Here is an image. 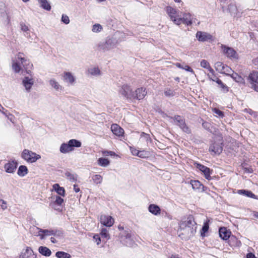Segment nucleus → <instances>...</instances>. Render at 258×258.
Wrapping results in <instances>:
<instances>
[{
  "mask_svg": "<svg viewBox=\"0 0 258 258\" xmlns=\"http://www.w3.org/2000/svg\"><path fill=\"white\" fill-rule=\"evenodd\" d=\"M196 228L195 222L189 219L180 222L177 233L181 239L187 240L194 235Z\"/></svg>",
  "mask_w": 258,
  "mask_h": 258,
  "instance_id": "f257e3e1",
  "label": "nucleus"
},
{
  "mask_svg": "<svg viewBox=\"0 0 258 258\" xmlns=\"http://www.w3.org/2000/svg\"><path fill=\"white\" fill-rule=\"evenodd\" d=\"M27 61V60L24 57V54L23 53H18L15 59L13 60L12 67L13 71L16 73H19L22 70V67L20 65V64H22L26 72L28 74H30L31 70L30 69L32 68L33 64L30 63L29 61L28 63L26 64Z\"/></svg>",
  "mask_w": 258,
  "mask_h": 258,
  "instance_id": "f03ea898",
  "label": "nucleus"
},
{
  "mask_svg": "<svg viewBox=\"0 0 258 258\" xmlns=\"http://www.w3.org/2000/svg\"><path fill=\"white\" fill-rule=\"evenodd\" d=\"M166 12L170 17V20L176 25L181 24L182 13L179 10L171 7H167Z\"/></svg>",
  "mask_w": 258,
  "mask_h": 258,
  "instance_id": "7ed1b4c3",
  "label": "nucleus"
},
{
  "mask_svg": "<svg viewBox=\"0 0 258 258\" xmlns=\"http://www.w3.org/2000/svg\"><path fill=\"white\" fill-rule=\"evenodd\" d=\"M21 157L28 163H34L41 158V156L32 151L24 149L21 154Z\"/></svg>",
  "mask_w": 258,
  "mask_h": 258,
  "instance_id": "20e7f679",
  "label": "nucleus"
},
{
  "mask_svg": "<svg viewBox=\"0 0 258 258\" xmlns=\"http://www.w3.org/2000/svg\"><path fill=\"white\" fill-rule=\"evenodd\" d=\"M119 93L126 99L134 101V91L132 87L127 85H123L119 91Z\"/></svg>",
  "mask_w": 258,
  "mask_h": 258,
  "instance_id": "39448f33",
  "label": "nucleus"
},
{
  "mask_svg": "<svg viewBox=\"0 0 258 258\" xmlns=\"http://www.w3.org/2000/svg\"><path fill=\"white\" fill-rule=\"evenodd\" d=\"M214 68L219 73L229 75L233 72L232 69L227 66L224 65L221 62L218 61L215 63Z\"/></svg>",
  "mask_w": 258,
  "mask_h": 258,
  "instance_id": "423d86ee",
  "label": "nucleus"
},
{
  "mask_svg": "<svg viewBox=\"0 0 258 258\" xmlns=\"http://www.w3.org/2000/svg\"><path fill=\"white\" fill-rule=\"evenodd\" d=\"M221 48L223 53L225 54L228 57L231 59L238 58L237 53L232 48L222 45Z\"/></svg>",
  "mask_w": 258,
  "mask_h": 258,
  "instance_id": "0eeeda50",
  "label": "nucleus"
},
{
  "mask_svg": "<svg viewBox=\"0 0 258 258\" xmlns=\"http://www.w3.org/2000/svg\"><path fill=\"white\" fill-rule=\"evenodd\" d=\"M62 80L64 83L70 85H74L76 83V77L69 72H65L62 74Z\"/></svg>",
  "mask_w": 258,
  "mask_h": 258,
  "instance_id": "6e6552de",
  "label": "nucleus"
},
{
  "mask_svg": "<svg viewBox=\"0 0 258 258\" xmlns=\"http://www.w3.org/2000/svg\"><path fill=\"white\" fill-rule=\"evenodd\" d=\"M100 221L101 224L106 227L112 226L114 222V219L111 216L105 215L100 216Z\"/></svg>",
  "mask_w": 258,
  "mask_h": 258,
  "instance_id": "1a4fd4ad",
  "label": "nucleus"
},
{
  "mask_svg": "<svg viewBox=\"0 0 258 258\" xmlns=\"http://www.w3.org/2000/svg\"><path fill=\"white\" fill-rule=\"evenodd\" d=\"M20 258H36V255L34 253L33 250L29 247H27L21 252Z\"/></svg>",
  "mask_w": 258,
  "mask_h": 258,
  "instance_id": "9d476101",
  "label": "nucleus"
},
{
  "mask_svg": "<svg viewBox=\"0 0 258 258\" xmlns=\"http://www.w3.org/2000/svg\"><path fill=\"white\" fill-rule=\"evenodd\" d=\"M174 121L176 124L180 126V127L185 133H188L190 132V131L188 127L185 124L184 121L183 120L182 118L179 116L176 115L174 116Z\"/></svg>",
  "mask_w": 258,
  "mask_h": 258,
  "instance_id": "9b49d317",
  "label": "nucleus"
},
{
  "mask_svg": "<svg viewBox=\"0 0 258 258\" xmlns=\"http://www.w3.org/2000/svg\"><path fill=\"white\" fill-rule=\"evenodd\" d=\"M196 167L199 169L204 175L205 178L208 180L211 179V171L210 168L199 163H196Z\"/></svg>",
  "mask_w": 258,
  "mask_h": 258,
  "instance_id": "f8f14e48",
  "label": "nucleus"
},
{
  "mask_svg": "<svg viewBox=\"0 0 258 258\" xmlns=\"http://www.w3.org/2000/svg\"><path fill=\"white\" fill-rule=\"evenodd\" d=\"M147 92L146 89L143 88H139L134 91V101L137 100L143 99L146 95Z\"/></svg>",
  "mask_w": 258,
  "mask_h": 258,
  "instance_id": "ddd939ff",
  "label": "nucleus"
},
{
  "mask_svg": "<svg viewBox=\"0 0 258 258\" xmlns=\"http://www.w3.org/2000/svg\"><path fill=\"white\" fill-rule=\"evenodd\" d=\"M196 37L200 41H206L212 39V36L208 33L198 31Z\"/></svg>",
  "mask_w": 258,
  "mask_h": 258,
  "instance_id": "4468645a",
  "label": "nucleus"
},
{
  "mask_svg": "<svg viewBox=\"0 0 258 258\" xmlns=\"http://www.w3.org/2000/svg\"><path fill=\"white\" fill-rule=\"evenodd\" d=\"M17 166V162L13 161L6 163L4 166V168L7 172L13 173L16 170Z\"/></svg>",
  "mask_w": 258,
  "mask_h": 258,
  "instance_id": "2eb2a0df",
  "label": "nucleus"
},
{
  "mask_svg": "<svg viewBox=\"0 0 258 258\" xmlns=\"http://www.w3.org/2000/svg\"><path fill=\"white\" fill-rule=\"evenodd\" d=\"M223 150L221 144L214 143L211 145L209 148V151L215 154H220Z\"/></svg>",
  "mask_w": 258,
  "mask_h": 258,
  "instance_id": "dca6fc26",
  "label": "nucleus"
},
{
  "mask_svg": "<svg viewBox=\"0 0 258 258\" xmlns=\"http://www.w3.org/2000/svg\"><path fill=\"white\" fill-rule=\"evenodd\" d=\"M41 232H43L45 236H51L54 235L56 236L60 237L62 236V232L57 230L55 229H45V230H40Z\"/></svg>",
  "mask_w": 258,
  "mask_h": 258,
  "instance_id": "f3484780",
  "label": "nucleus"
},
{
  "mask_svg": "<svg viewBox=\"0 0 258 258\" xmlns=\"http://www.w3.org/2000/svg\"><path fill=\"white\" fill-rule=\"evenodd\" d=\"M113 134L117 136H122L124 134L123 130L117 124H113L111 126Z\"/></svg>",
  "mask_w": 258,
  "mask_h": 258,
  "instance_id": "a211bd4d",
  "label": "nucleus"
},
{
  "mask_svg": "<svg viewBox=\"0 0 258 258\" xmlns=\"http://www.w3.org/2000/svg\"><path fill=\"white\" fill-rule=\"evenodd\" d=\"M34 80L32 78L26 77L23 80V84L25 86V89L27 91H29L33 85L34 84Z\"/></svg>",
  "mask_w": 258,
  "mask_h": 258,
  "instance_id": "6ab92c4d",
  "label": "nucleus"
},
{
  "mask_svg": "<svg viewBox=\"0 0 258 258\" xmlns=\"http://www.w3.org/2000/svg\"><path fill=\"white\" fill-rule=\"evenodd\" d=\"M219 236L223 240L228 239L231 234V232L225 227H221L219 230Z\"/></svg>",
  "mask_w": 258,
  "mask_h": 258,
  "instance_id": "aec40b11",
  "label": "nucleus"
},
{
  "mask_svg": "<svg viewBox=\"0 0 258 258\" xmlns=\"http://www.w3.org/2000/svg\"><path fill=\"white\" fill-rule=\"evenodd\" d=\"M192 15L190 13H184L181 16V23H183L187 25H191L192 24L191 20Z\"/></svg>",
  "mask_w": 258,
  "mask_h": 258,
  "instance_id": "412c9836",
  "label": "nucleus"
},
{
  "mask_svg": "<svg viewBox=\"0 0 258 258\" xmlns=\"http://www.w3.org/2000/svg\"><path fill=\"white\" fill-rule=\"evenodd\" d=\"M60 152L62 154H66L73 151L70 145L68 142L67 143H62L60 147Z\"/></svg>",
  "mask_w": 258,
  "mask_h": 258,
  "instance_id": "4be33fe9",
  "label": "nucleus"
},
{
  "mask_svg": "<svg viewBox=\"0 0 258 258\" xmlns=\"http://www.w3.org/2000/svg\"><path fill=\"white\" fill-rule=\"evenodd\" d=\"M149 211L154 215H158L160 214L161 209L160 207L155 204H151L148 207Z\"/></svg>",
  "mask_w": 258,
  "mask_h": 258,
  "instance_id": "5701e85b",
  "label": "nucleus"
},
{
  "mask_svg": "<svg viewBox=\"0 0 258 258\" xmlns=\"http://www.w3.org/2000/svg\"><path fill=\"white\" fill-rule=\"evenodd\" d=\"M53 189L55 190L57 194L64 197L65 196V190L63 187H60L57 183L53 185Z\"/></svg>",
  "mask_w": 258,
  "mask_h": 258,
  "instance_id": "b1692460",
  "label": "nucleus"
},
{
  "mask_svg": "<svg viewBox=\"0 0 258 258\" xmlns=\"http://www.w3.org/2000/svg\"><path fill=\"white\" fill-rule=\"evenodd\" d=\"M200 66L203 68L207 69L210 73H213L214 70L211 67L209 62L207 60L202 59L200 62Z\"/></svg>",
  "mask_w": 258,
  "mask_h": 258,
  "instance_id": "393cba45",
  "label": "nucleus"
},
{
  "mask_svg": "<svg viewBox=\"0 0 258 258\" xmlns=\"http://www.w3.org/2000/svg\"><path fill=\"white\" fill-rule=\"evenodd\" d=\"M49 82L51 86L53 87L55 90L59 91L62 89V87L54 79H50Z\"/></svg>",
  "mask_w": 258,
  "mask_h": 258,
  "instance_id": "a878e982",
  "label": "nucleus"
},
{
  "mask_svg": "<svg viewBox=\"0 0 258 258\" xmlns=\"http://www.w3.org/2000/svg\"><path fill=\"white\" fill-rule=\"evenodd\" d=\"M232 73L231 74L230 73L229 75L235 81L242 84L244 83V79L241 76H239L238 74L234 73L233 71Z\"/></svg>",
  "mask_w": 258,
  "mask_h": 258,
  "instance_id": "bb28decb",
  "label": "nucleus"
},
{
  "mask_svg": "<svg viewBox=\"0 0 258 258\" xmlns=\"http://www.w3.org/2000/svg\"><path fill=\"white\" fill-rule=\"evenodd\" d=\"M238 193L242 194L246 197L251 198L254 199H257V197L253 194L251 191L246 190H239Z\"/></svg>",
  "mask_w": 258,
  "mask_h": 258,
  "instance_id": "cd10ccee",
  "label": "nucleus"
},
{
  "mask_svg": "<svg viewBox=\"0 0 258 258\" xmlns=\"http://www.w3.org/2000/svg\"><path fill=\"white\" fill-rule=\"evenodd\" d=\"M39 252L43 255L48 256L51 254L50 250L45 246H40L38 249Z\"/></svg>",
  "mask_w": 258,
  "mask_h": 258,
  "instance_id": "c85d7f7f",
  "label": "nucleus"
},
{
  "mask_svg": "<svg viewBox=\"0 0 258 258\" xmlns=\"http://www.w3.org/2000/svg\"><path fill=\"white\" fill-rule=\"evenodd\" d=\"M28 173V169L26 166L21 165L18 169L17 174L22 177L24 176Z\"/></svg>",
  "mask_w": 258,
  "mask_h": 258,
  "instance_id": "c756f323",
  "label": "nucleus"
},
{
  "mask_svg": "<svg viewBox=\"0 0 258 258\" xmlns=\"http://www.w3.org/2000/svg\"><path fill=\"white\" fill-rule=\"evenodd\" d=\"M68 143L70 145L72 149H73V151L74 150V147L79 148L82 146L81 142L76 139H71L68 142Z\"/></svg>",
  "mask_w": 258,
  "mask_h": 258,
  "instance_id": "7c9ffc66",
  "label": "nucleus"
},
{
  "mask_svg": "<svg viewBox=\"0 0 258 258\" xmlns=\"http://www.w3.org/2000/svg\"><path fill=\"white\" fill-rule=\"evenodd\" d=\"M38 2L43 9L47 11L51 10V6L47 0H38Z\"/></svg>",
  "mask_w": 258,
  "mask_h": 258,
  "instance_id": "2f4dec72",
  "label": "nucleus"
},
{
  "mask_svg": "<svg viewBox=\"0 0 258 258\" xmlns=\"http://www.w3.org/2000/svg\"><path fill=\"white\" fill-rule=\"evenodd\" d=\"M248 78L251 84L254 83L258 84V72H255L251 73Z\"/></svg>",
  "mask_w": 258,
  "mask_h": 258,
  "instance_id": "473e14b6",
  "label": "nucleus"
},
{
  "mask_svg": "<svg viewBox=\"0 0 258 258\" xmlns=\"http://www.w3.org/2000/svg\"><path fill=\"white\" fill-rule=\"evenodd\" d=\"M109 163V160L106 158H100L98 160V164L101 166L106 167Z\"/></svg>",
  "mask_w": 258,
  "mask_h": 258,
  "instance_id": "72a5a7b5",
  "label": "nucleus"
},
{
  "mask_svg": "<svg viewBox=\"0 0 258 258\" xmlns=\"http://www.w3.org/2000/svg\"><path fill=\"white\" fill-rule=\"evenodd\" d=\"M190 184L194 189H200L203 187L202 184L198 180H191Z\"/></svg>",
  "mask_w": 258,
  "mask_h": 258,
  "instance_id": "f704fd0d",
  "label": "nucleus"
},
{
  "mask_svg": "<svg viewBox=\"0 0 258 258\" xmlns=\"http://www.w3.org/2000/svg\"><path fill=\"white\" fill-rule=\"evenodd\" d=\"M65 175L67 179L71 182H75L77 181V176L76 174H72L71 172L67 171L65 173Z\"/></svg>",
  "mask_w": 258,
  "mask_h": 258,
  "instance_id": "c9c22d12",
  "label": "nucleus"
},
{
  "mask_svg": "<svg viewBox=\"0 0 258 258\" xmlns=\"http://www.w3.org/2000/svg\"><path fill=\"white\" fill-rule=\"evenodd\" d=\"M88 73L92 76H98L100 74V71L98 68L93 67L88 69Z\"/></svg>",
  "mask_w": 258,
  "mask_h": 258,
  "instance_id": "e433bc0d",
  "label": "nucleus"
},
{
  "mask_svg": "<svg viewBox=\"0 0 258 258\" xmlns=\"http://www.w3.org/2000/svg\"><path fill=\"white\" fill-rule=\"evenodd\" d=\"M55 255L58 258H71V255L68 253L63 251H57L55 253Z\"/></svg>",
  "mask_w": 258,
  "mask_h": 258,
  "instance_id": "4c0bfd02",
  "label": "nucleus"
},
{
  "mask_svg": "<svg viewBox=\"0 0 258 258\" xmlns=\"http://www.w3.org/2000/svg\"><path fill=\"white\" fill-rule=\"evenodd\" d=\"M92 180L96 184H100L103 180V177L99 174H95L92 177Z\"/></svg>",
  "mask_w": 258,
  "mask_h": 258,
  "instance_id": "58836bf2",
  "label": "nucleus"
},
{
  "mask_svg": "<svg viewBox=\"0 0 258 258\" xmlns=\"http://www.w3.org/2000/svg\"><path fill=\"white\" fill-rule=\"evenodd\" d=\"M102 30V27L99 24H96L92 27V31L94 33L100 32Z\"/></svg>",
  "mask_w": 258,
  "mask_h": 258,
  "instance_id": "ea45409f",
  "label": "nucleus"
},
{
  "mask_svg": "<svg viewBox=\"0 0 258 258\" xmlns=\"http://www.w3.org/2000/svg\"><path fill=\"white\" fill-rule=\"evenodd\" d=\"M100 235L102 237L105 238L107 239H109L110 238L109 234L106 228H102L101 229Z\"/></svg>",
  "mask_w": 258,
  "mask_h": 258,
  "instance_id": "a19ab883",
  "label": "nucleus"
},
{
  "mask_svg": "<svg viewBox=\"0 0 258 258\" xmlns=\"http://www.w3.org/2000/svg\"><path fill=\"white\" fill-rule=\"evenodd\" d=\"M219 85H220V87L221 88L222 91L224 92H227L228 91V87L224 84L223 82L221 81V80H217V83Z\"/></svg>",
  "mask_w": 258,
  "mask_h": 258,
  "instance_id": "79ce46f5",
  "label": "nucleus"
},
{
  "mask_svg": "<svg viewBox=\"0 0 258 258\" xmlns=\"http://www.w3.org/2000/svg\"><path fill=\"white\" fill-rule=\"evenodd\" d=\"M207 76L210 80L216 82V83H217V80H220L215 75L214 72L213 73H210V74H208Z\"/></svg>",
  "mask_w": 258,
  "mask_h": 258,
  "instance_id": "37998d69",
  "label": "nucleus"
},
{
  "mask_svg": "<svg viewBox=\"0 0 258 258\" xmlns=\"http://www.w3.org/2000/svg\"><path fill=\"white\" fill-rule=\"evenodd\" d=\"M149 153L148 151L142 150L140 151L138 157L142 158L148 157L149 156Z\"/></svg>",
  "mask_w": 258,
  "mask_h": 258,
  "instance_id": "c03bdc74",
  "label": "nucleus"
},
{
  "mask_svg": "<svg viewBox=\"0 0 258 258\" xmlns=\"http://www.w3.org/2000/svg\"><path fill=\"white\" fill-rule=\"evenodd\" d=\"M164 95L167 97H171L174 96V92L169 89H166L164 91Z\"/></svg>",
  "mask_w": 258,
  "mask_h": 258,
  "instance_id": "a18cd8bd",
  "label": "nucleus"
},
{
  "mask_svg": "<svg viewBox=\"0 0 258 258\" xmlns=\"http://www.w3.org/2000/svg\"><path fill=\"white\" fill-rule=\"evenodd\" d=\"M61 21L66 24L70 23V19L68 16L63 14L61 17Z\"/></svg>",
  "mask_w": 258,
  "mask_h": 258,
  "instance_id": "49530a36",
  "label": "nucleus"
},
{
  "mask_svg": "<svg viewBox=\"0 0 258 258\" xmlns=\"http://www.w3.org/2000/svg\"><path fill=\"white\" fill-rule=\"evenodd\" d=\"M130 150H131L132 154L133 155L137 156H139L140 151L137 150L136 149L133 148V147H131Z\"/></svg>",
  "mask_w": 258,
  "mask_h": 258,
  "instance_id": "de8ad7c7",
  "label": "nucleus"
},
{
  "mask_svg": "<svg viewBox=\"0 0 258 258\" xmlns=\"http://www.w3.org/2000/svg\"><path fill=\"white\" fill-rule=\"evenodd\" d=\"M102 153H103V155L104 156H115L116 155L115 152H112V151H103Z\"/></svg>",
  "mask_w": 258,
  "mask_h": 258,
  "instance_id": "09e8293b",
  "label": "nucleus"
},
{
  "mask_svg": "<svg viewBox=\"0 0 258 258\" xmlns=\"http://www.w3.org/2000/svg\"><path fill=\"white\" fill-rule=\"evenodd\" d=\"M0 206L3 210L7 208V203L3 200H0Z\"/></svg>",
  "mask_w": 258,
  "mask_h": 258,
  "instance_id": "8fccbe9b",
  "label": "nucleus"
},
{
  "mask_svg": "<svg viewBox=\"0 0 258 258\" xmlns=\"http://www.w3.org/2000/svg\"><path fill=\"white\" fill-rule=\"evenodd\" d=\"M208 229H209V224H208V222L207 221V222H205L204 224V225L202 228V231H203L204 233H205L207 231H208Z\"/></svg>",
  "mask_w": 258,
  "mask_h": 258,
  "instance_id": "3c124183",
  "label": "nucleus"
},
{
  "mask_svg": "<svg viewBox=\"0 0 258 258\" xmlns=\"http://www.w3.org/2000/svg\"><path fill=\"white\" fill-rule=\"evenodd\" d=\"M63 202V200L61 198H60L58 196L56 197V199L55 201V203L56 204H57L58 205H61Z\"/></svg>",
  "mask_w": 258,
  "mask_h": 258,
  "instance_id": "603ef678",
  "label": "nucleus"
},
{
  "mask_svg": "<svg viewBox=\"0 0 258 258\" xmlns=\"http://www.w3.org/2000/svg\"><path fill=\"white\" fill-rule=\"evenodd\" d=\"M183 69L185 70L186 71L192 73V74H195L194 70L185 64L183 67Z\"/></svg>",
  "mask_w": 258,
  "mask_h": 258,
  "instance_id": "864d4df0",
  "label": "nucleus"
},
{
  "mask_svg": "<svg viewBox=\"0 0 258 258\" xmlns=\"http://www.w3.org/2000/svg\"><path fill=\"white\" fill-rule=\"evenodd\" d=\"M21 29L24 32H26L29 30L28 27L23 23L21 24Z\"/></svg>",
  "mask_w": 258,
  "mask_h": 258,
  "instance_id": "5fc2aeb1",
  "label": "nucleus"
},
{
  "mask_svg": "<svg viewBox=\"0 0 258 258\" xmlns=\"http://www.w3.org/2000/svg\"><path fill=\"white\" fill-rule=\"evenodd\" d=\"M94 239L95 240L97 244H99L101 242V239L98 235H95L93 236Z\"/></svg>",
  "mask_w": 258,
  "mask_h": 258,
  "instance_id": "6e6d98bb",
  "label": "nucleus"
},
{
  "mask_svg": "<svg viewBox=\"0 0 258 258\" xmlns=\"http://www.w3.org/2000/svg\"><path fill=\"white\" fill-rule=\"evenodd\" d=\"M36 229L38 230V234L37 236H40V238L41 239H44L45 235H44V233H43V232H41L40 231V230H41V229H39V228H37V227L36 228Z\"/></svg>",
  "mask_w": 258,
  "mask_h": 258,
  "instance_id": "4d7b16f0",
  "label": "nucleus"
},
{
  "mask_svg": "<svg viewBox=\"0 0 258 258\" xmlns=\"http://www.w3.org/2000/svg\"><path fill=\"white\" fill-rule=\"evenodd\" d=\"M214 110L215 113L219 115V116H223V113L222 111L217 109H214Z\"/></svg>",
  "mask_w": 258,
  "mask_h": 258,
  "instance_id": "13d9d810",
  "label": "nucleus"
},
{
  "mask_svg": "<svg viewBox=\"0 0 258 258\" xmlns=\"http://www.w3.org/2000/svg\"><path fill=\"white\" fill-rule=\"evenodd\" d=\"M74 190L76 192H78L80 191V188L77 185L74 184Z\"/></svg>",
  "mask_w": 258,
  "mask_h": 258,
  "instance_id": "bf43d9fd",
  "label": "nucleus"
},
{
  "mask_svg": "<svg viewBox=\"0 0 258 258\" xmlns=\"http://www.w3.org/2000/svg\"><path fill=\"white\" fill-rule=\"evenodd\" d=\"M246 258H256L255 255L252 253H248L246 255Z\"/></svg>",
  "mask_w": 258,
  "mask_h": 258,
  "instance_id": "052dcab7",
  "label": "nucleus"
},
{
  "mask_svg": "<svg viewBox=\"0 0 258 258\" xmlns=\"http://www.w3.org/2000/svg\"><path fill=\"white\" fill-rule=\"evenodd\" d=\"M244 170L245 172L248 173H252L253 172V170L251 168H244Z\"/></svg>",
  "mask_w": 258,
  "mask_h": 258,
  "instance_id": "680f3d73",
  "label": "nucleus"
},
{
  "mask_svg": "<svg viewBox=\"0 0 258 258\" xmlns=\"http://www.w3.org/2000/svg\"><path fill=\"white\" fill-rule=\"evenodd\" d=\"M191 20H192V24L196 23V22H197L198 24H200V22L198 21V20L196 18L192 17Z\"/></svg>",
  "mask_w": 258,
  "mask_h": 258,
  "instance_id": "e2e57ef3",
  "label": "nucleus"
},
{
  "mask_svg": "<svg viewBox=\"0 0 258 258\" xmlns=\"http://www.w3.org/2000/svg\"><path fill=\"white\" fill-rule=\"evenodd\" d=\"M175 65L177 67H178V68H180V69H183V67H184L183 66L181 65V64L180 63H176L175 64Z\"/></svg>",
  "mask_w": 258,
  "mask_h": 258,
  "instance_id": "0e129e2a",
  "label": "nucleus"
},
{
  "mask_svg": "<svg viewBox=\"0 0 258 258\" xmlns=\"http://www.w3.org/2000/svg\"><path fill=\"white\" fill-rule=\"evenodd\" d=\"M253 216L254 218L258 219V212H254L253 213Z\"/></svg>",
  "mask_w": 258,
  "mask_h": 258,
  "instance_id": "69168bd1",
  "label": "nucleus"
},
{
  "mask_svg": "<svg viewBox=\"0 0 258 258\" xmlns=\"http://www.w3.org/2000/svg\"><path fill=\"white\" fill-rule=\"evenodd\" d=\"M4 108L0 104V112H2L4 114H6L5 112L3 111Z\"/></svg>",
  "mask_w": 258,
  "mask_h": 258,
  "instance_id": "338daca9",
  "label": "nucleus"
},
{
  "mask_svg": "<svg viewBox=\"0 0 258 258\" xmlns=\"http://www.w3.org/2000/svg\"><path fill=\"white\" fill-rule=\"evenodd\" d=\"M169 258H179L177 255H172L171 256H170Z\"/></svg>",
  "mask_w": 258,
  "mask_h": 258,
  "instance_id": "774afa93",
  "label": "nucleus"
}]
</instances>
